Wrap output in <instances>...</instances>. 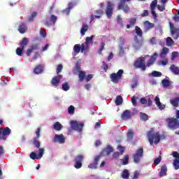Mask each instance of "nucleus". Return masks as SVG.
<instances>
[{
    "label": "nucleus",
    "instance_id": "64",
    "mask_svg": "<svg viewBox=\"0 0 179 179\" xmlns=\"http://www.w3.org/2000/svg\"><path fill=\"white\" fill-rule=\"evenodd\" d=\"M130 26H135L136 24V18L134 17L129 20Z\"/></svg>",
    "mask_w": 179,
    "mask_h": 179
},
{
    "label": "nucleus",
    "instance_id": "20",
    "mask_svg": "<svg viewBox=\"0 0 179 179\" xmlns=\"http://www.w3.org/2000/svg\"><path fill=\"white\" fill-rule=\"evenodd\" d=\"M90 51V48L87 43H83L81 44V52L87 54Z\"/></svg>",
    "mask_w": 179,
    "mask_h": 179
},
{
    "label": "nucleus",
    "instance_id": "44",
    "mask_svg": "<svg viewBox=\"0 0 179 179\" xmlns=\"http://www.w3.org/2000/svg\"><path fill=\"white\" fill-rule=\"evenodd\" d=\"M162 75V72L157 71H153L151 73V76H153V78H160Z\"/></svg>",
    "mask_w": 179,
    "mask_h": 179
},
{
    "label": "nucleus",
    "instance_id": "4",
    "mask_svg": "<svg viewBox=\"0 0 179 179\" xmlns=\"http://www.w3.org/2000/svg\"><path fill=\"white\" fill-rule=\"evenodd\" d=\"M134 66L136 69H141V71H146V64L145 63V57L138 58L134 63Z\"/></svg>",
    "mask_w": 179,
    "mask_h": 179
},
{
    "label": "nucleus",
    "instance_id": "5",
    "mask_svg": "<svg viewBox=\"0 0 179 179\" xmlns=\"http://www.w3.org/2000/svg\"><path fill=\"white\" fill-rule=\"evenodd\" d=\"M124 73V70L120 69L117 73H113L110 74V79L113 83H118L120 82V80L122 77V75Z\"/></svg>",
    "mask_w": 179,
    "mask_h": 179
},
{
    "label": "nucleus",
    "instance_id": "21",
    "mask_svg": "<svg viewBox=\"0 0 179 179\" xmlns=\"http://www.w3.org/2000/svg\"><path fill=\"white\" fill-rule=\"evenodd\" d=\"M18 31L21 34H24L26 31H27V26H26V24L24 23H21L19 27H18Z\"/></svg>",
    "mask_w": 179,
    "mask_h": 179
},
{
    "label": "nucleus",
    "instance_id": "61",
    "mask_svg": "<svg viewBox=\"0 0 179 179\" xmlns=\"http://www.w3.org/2000/svg\"><path fill=\"white\" fill-rule=\"evenodd\" d=\"M117 22L118 24H120V26H121V27L123 26L122 18L121 17V15H117Z\"/></svg>",
    "mask_w": 179,
    "mask_h": 179
},
{
    "label": "nucleus",
    "instance_id": "3",
    "mask_svg": "<svg viewBox=\"0 0 179 179\" xmlns=\"http://www.w3.org/2000/svg\"><path fill=\"white\" fill-rule=\"evenodd\" d=\"M133 161L136 164H139L143 159V148H138L135 153L132 154Z\"/></svg>",
    "mask_w": 179,
    "mask_h": 179
},
{
    "label": "nucleus",
    "instance_id": "60",
    "mask_svg": "<svg viewBox=\"0 0 179 179\" xmlns=\"http://www.w3.org/2000/svg\"><path fill=\"white\" fill-rule=\"evenodd\" d=\"M106 45V43H104V42H102L101 43V45L99 47V50L98 51L99 54H101V52H103V50H104V46Z\"/></svg>",
    "mask_w": 179,
    "mask_h": 179
},
{
    "label": "nucleus",
    "instance_id": "24",
    "mask_svg": "<svg viewBox=\"0 0 179 179\" xmlns=\"http://www.w3.org/2000/svg\"><path fill=\"white\" fill-rule=\"evenodd\" d=\"M31 142H32L34 148H36V149H38V150H40V149H41V148H40V146H41V143L40 142V141H38V138H33Z\"/></svg>",
    "mask_w": 179,
    "mask_h": 179
},
{
    "label": "nucleus",
    "instance_id": "11",
    "mask_svg": "<svg viewBox=\"0 0 179 179\" xmlns=\"http://www.w3.org/2000/svg\"><path fill=\"white\" fill-rule=\"evenodd\" d=\"M71 124L72 129L78 131V132H82V130L83 129V124L78 123V122L73 120L71 122Z\"/></svg>",
    "mask_w": 179,
    "mask_h": 179
},
{
    "label": "nucleus",
    "instance_id": "55",
    "mask_svg": "<svg viewBox=\"0 0 179 179\" xmlns=\"http://www.w3.org/2000/svg\"><path fill=\"white\" fill-rule=\"evenodd\" d=\"M68 113L69 114H74L75 113V106H70L68 108Z\"/></svg>",
    "mask_w": 179,
    "mask_h": 179
},
{
    "label": "nucleus",
    "instance_id": "17",
    "mask_svg": "<svg viewBox=\"0 0 179 179\" xmlns=\"http://www.w3.org/2000/svg\"><path fill=\"white\" fill-rule=\"evenodd\" d=\"M143 30L146 33L148 31H149V30H152V29H153V27H155V24L149 22V21H145L143 22Z\"/></svg>",
    "mask_w": 179,
    "mask_h": 179
},
{
    "label": "nucleus",
    "instance_id": "56",
    "mask_svg": "<svg viewBox=\"0 0 179 179\" xmlns=\"http://www.w3.org/2000/svg\"><path fill=\"white\" fill-rule=\"evenodd\" d=\"M157 9L159 10V12H163L164 10H166V5L162 4V6L157 5Z\"/></svg>",
    "mask_w": 179,
    "mask_h": 179
},
{
    "label": "nucleus",
    "instance_id": "45",
    "mask_svg": "<svg viewBox=\"0 0 179 179\" xmlns=\"http://www.w3.org/2000/svg\"><path fill=\"white\" fill-rule=\"evenodd\" d=\"M62 89L64 92H68V90H69V84H68V82H66L62 84Z\"/></svg>",
    "mask_w": 179,
    "mask_h": 179
},
{
    "label": "nucleus",
    "instance_id": "42",
    "mask_svg": "<svg viewBox=\"0 0 179 179\" xmlns=\"http://www.w3.org/2000/svg\"><path fill=\"white\" fill-rule=\"evenodd\" d=\"M94 38V36L92 35L90 37L87 36L85 38V44H87L88 45H90V43H93V39Z\"/></svg>",
    "mask_w": 179,
    "mask_h": 179
},
{
    "label": "nucleus",
    "instance_id": "46",
    "mask_svg": "<svg viewBox=\"0 0 179 179\" xmlns=\"http://www.w3.org/2000/svg\"><path fill=\"white\" fill-rule=\"evenodd\" d=\"M103 13H104V11H103V10H97L95 12V17H96L97 19H100V17H101V15H103Z\"/></svg>",
    "mask_w": 179,
    "mask_h": 179
},
{
    "label": "nucleus",
    "instance_id": "26",
    "mask_svg": "<svg viewBox=\"0 0 179 179\" xmlns=\"http://www.w3.org/2000/svg\"><path fill=\"white\" fill-rule=\"evenodd\" d=\"M29 45V39L27 38H23L21 41L20 45L22 50H24L26 47Z\"/></svg>",
    "mask_w": 179,
    "mask_h": 179
},
{
    "label": "nucleus",
    "instance_id": "2",
    "mask_svg": "<svg viewBox=\"0 0 179 179\" xmlns=\"http://www.w3.org/2000/svg\"><path fill=\"white\" fill-rule=\"evenodd\" d=\"M165 121L167 124L168 128L169 129H179V120L176 117H167L165 119Z\"/></svg>",
    "mask_w": 179,
    "mask_h": 179
},
{
    "label": "nucleus",
    "instance_id": "58",
    "mask_svg": "<svg viewBox=\"0 0 179 179\" xmlns=\"http://www.w3.org/2000/svg\"><path fill=\"white\" fill-rule=\"evenodd\" d=\"M160 162H162V156H159V157L154 159V164H155V166H157V164H159Z\"/></svg>",
    "mask_w": 179,
    "mask_h": 179
},
{
    "label": "nucleus",
    "instance_id": "33",
    "mask_svg": "<svg viewBox=\"0 0 179 179\" xmlns=\"http://www.w3.org/2000/svg\"><path fill=\"white\" fill-rule=\"evenodd\" d=\"M73 51H74V53L76 54V55H78V54H79V52H80V51L82 52L81 45L80 44H76L73 46Z\"/></svg>",
    "mask_w": 179,
    "mask_h": 179
},
{
    "label": "nucleus",
    "instance_id": "18",
    "mask_svg": "<svg viewBox=\"0 0 179 179\" xmlns=\"http://www.w3.org/2000/svg\"><path fill=\"white\" fill-rule=\"evenodd\" d=\"M53 142L55 143L57 142H59V143L61 144L64 143L65 142V137L64 136V134H55Z\"/></svg>",
    "mask_w": 179,
    "mask_h": 179
},
{
    "label": "nucleus",
    "instance_id": "49",
    "mask_svg": "<svg viewBox=\"0 0 179 179\" xmlns=\"http://www.w3.org/2000/svg\"><path fill=\"white\" fill-rule=\"evenodd\" d=\"M23 49L22 48H17L16 49V54L17 55H19V57H22V55H23Z\"/></svg>",
    "mask_w": 179,
    "mask_h": 179
},
{
    "label": "nucleus",
    "instance_id": "22",
    "mask_svg": "<svg viewBox=\"0 0 179 179\" xmlns=\"http://www.w3.org/2000/svg\"><path fill=\"white\" fill-rule=\"evenodd\" d=\"M155 101L159 110H164V108H166V105L162 104V102H160V98H159V96L155 97Z\"/></svg>",
    "mask_w": 179,
    "mask_h": 179
},
{
    "label": "nucleus",
    "instance_id": "9",
    "mask_svg": "<svg viewBox=\"0 0 179 179\" xmlns=\"http://www.w3.org/2000/svg\"><path fill=\"white\" fill-rule=\"evenodd\" d=\"M38 152H39L38 155L34 152H31L29 155L30 159L32 160H36H36H40V159H41L44 155V148H39Z\"/></svg>",
    "mask_w": 179,
    "mask_h": 179
},
{
    "label": "nucleus",
    "instance_id": "57",
    "mask_svg": "<svg viewBox=\"0 0 179 179\" xmlns=\"http://www.w3.org/2000/svg\"><path fill=\"white\" fill-rule=\"evenodd\" d=\"M124 47L122 45H120V49H119V56L120 57H122L124 55Z\"/></svg>",
    "mask_w": 179,
    "mask_h": 179
},
{
    "label": "nucleus",
    "instance_id": "13",
    "mask_svg": "<svg viewBox=\"0 0 179 179\" xmlns=\"http://www.w3.org/2000/svg\"><path fill=\"white\" fill-rule=\"evenodd\" d=\"M100 159H101V155H97L94 159V163L88 165V169H97V166H99V162H100Z\"/></svg>",
    "mask_w": 179,
    "mask_h": 179
},
{
    "label": "nucleus",
    "instance_id": "30",
    "mask_svg": "<svg viewBox=\"0 0 179 179\" xmlns=\"http://www.w3.org/2000/svg\"><path fill=\"white\" fill-rule=\"evenodd\" d=\"M87 30H89V25H87L86 24H83L82 25V28L80 29L81 36H85V34H86V31Z\"/></svg>",
    "mask_w": 179,
    "mask_h": 179
},
{
    "label": "nucleus",
    "instance_id": "59",
    "mask_svg": "<svg viewBox=\"0 0 179 179\" xmlns=\"http://www.w3.org/2000/svg\"><path fill=\"white\" fill-rule=\"evenodd\" d=\"M75 68L77 72H82V71H80V62H76Z\"/></svg>",
    "mask_w": 179,
    "mask_h": 179
},
{
    "label": "nucleus",
    "instance_id": "23",
    "mask_svg": "<svg viewBox=\"0 0 179 179\" xmlns=\"http://www.w3.org/2000/svg\"><path fill=\"white\" fill-rule=\"evenodd\" d=\"M43 71H44V67L43 65L38 64L35 67L34 72L36 75H40V73H43Z\"/></svg>",
    "mask_w": 179,
    "mask_h": 179
},
{
    "label": "nucleus",
    "instance_id": "25",
    "mask_svg": "<svg viewBox=\"0 0 179 179\" xmlns=\"http://www.w3.org/2000/svg\"><path fill=\"white\" fill-rule=\"evenodd\" d=\"M166 176H167V165L164 164L161 168L159 177H164Z\"/></svg>",
    "mask_w": 179,
    "mask_h": 179
},
{
    "label": "nucleus",
    "instance_id": "62",
    "mask_svg": "<svg viewBox=\"0 0 179 179\" xmlns=\"http://www.w3.org/2000/svg\"><path fill=\"white\" fill-rule=\"evenodd\" d=\"M41 131V129L40 127H38L36 131H35V134L36 135V136L34 138H36V139H39L40 138V131Z\"/></svg>",
    "mask_w": 179,
    "mask_h": 179
},
{
    "label": "nucleus",
    "instance_id": "38",
    "mask_svg": "<svg viewBox=\"0 0 179 179\" xmlns=\"http://www.w3.org/2000/svg\"><path fill=\"white\" fill-rule=\"evenodd\" d=\"M122 101H124L122 96H121V95L117 96L115 99V104L117 106H121V104H122Z\"/></svg>",
    "mask_w": 179,
    "mask_h": 179
},
{
    "label": "nucleus",
    "instance_id": "63",
    "mask_svg": "<svg viewBox=\"0 0 179 179\" xmlns=\"http://www.w3.org/2000/svg\"><path fill=\"white\" fill-rule=\"evenodd\" d=\"M62 69H64V66H62V64H59L57 67V75L62 71Z\"/></svg>",
    "mask_w": 179,
    "mask_h": 179
},
{
    "label": "nucleus",
    "instance_id": "48",
    "mask_svg": "<svg viewBox=\"0 0 179 179\" xmlns=\"http://www.w3.org/2000/svg\"><path fill=\"white\" fill-rule=\"evenodd\" d=\"M36 16H37V12L34 11L31 13V16L29 17V18H28L29 22H33V20H34V17H36Z\"/></svg>",
    "mask_w": 179,
    "mask_h": 179
},
{
    "label": "nucleus",
    "instance_id": "16",
    "mask_svg": "<svg viewBox=\"0 0 179 179\" xmlns=\"http://www.w3.org/2000/svg\"><path fill=\"white\" fill-rule=\"evenodd\" d=\"M157 57H159V54H157V52H155L151 57L150 58V59L147 62V64L145 66H152V65H153V64H155V62H156V59H157Z\"/></svg>",
    "mask_w": 179,
    "mask_h": 179
},
{
    "label": "nucleus",
    "instance_id": "50",
    "mask_svg": "<svg viewBox=\"0 0 179 179\" xmlns=\"http://www.w3.org/2000/svg\"><path fill=\"white\" fill-rule=\"evenodd\" d=\"M117 150H119L120 155H124V152H125V147H122V145H119L117 146Z\"/></svg>",
    "mask_w": 179,
    "mask_h": 179
},
{
    "label": "nucleus",
    "instance_id": "6",
    "mask_svg": "<svg viewBox=\"0 0 179 179\" xmlns=\"http://www.w3.org/2000/svg\"><path fill=\"white\" fill-rule=\"evenodd\" d=\"M85 159V156L83 155H78L74 158V167L75 169H82V162Z\"/></svg>",
    "mask_w": 179,
    "mask_h": 179
},
{
    "label": "nucleus",
    "instance_id": "37",
    "mask_svg": "<svg viewBox=\"0 0 179 179\" xmlns=\"http://www.w3.org/2000/svg\"><path fill=\"white\" fill-rule=\"evenodd\" d=\"M53 128L55 131H61V129H62V124H61L59 122H56L53 124Z\"/></svg>",
    "mask_w": 179,
    "mask_h": 179
},
{
    "label": "nucleus",
    "instance_id": "32",
    "mask_svg": "<svg viewBox=\"0 0 179 179\" xmlns=\"http://www.w3.org/2000/svg\"><path fill=\"white\" fill-rule=\"evenodd\" d=\"M169 48H164L159 55V57H161V58H165L166 57H167V54H169Z\"/></svg>",
    "mask_w": 179,
    "mask_h": 179
},
{
    "label": "nucleus",
    "instance_id": "35",
    "mask_svg": "<svg viewBox=\"0 0 179 179\" xmlns=\"http://www.w3.org/2000/svg\"><path fill=\"white\" fill-rule=\"evenodd\" d=\"M78 78L80 82H83L86 78V72L85 71H79L78 72Z\"/></svg>",
    "mask_w": 179,
    "mask_h": 179
},
{
    "label": "nucleus",
    "instance_id": "51",
    "mask_svg": "<svg viewBox=\"0 0 179 179\" xmlns=\"http://www.w3.org/2000/svg\"><path fill=\"white\" fill-rule=\"evenodd\" d=\"M178 57H179L178 52H173L172 55H171V61H174V59H176V58H177Z\"/></svg>",
    "mask_w": 179,
    "mask_h": 179
},
{
    "label": "nucleus",
    "instance_id": "53",
    "mask_svg": "<svg viewBox=\"0 0 179 179\" xmlns=\"http://www.w3.org/2000/svg\"><path fill=\"white\" fill-rule=\"evenodd\" d=\"M156 6H157V0H154L150 3V9H156Z\"/></svg>",
    "mask_w": 179,
    "mask_h": 179
},
{
    "label": "nucleus",
    "instance_id": "12",
    "mask_svg": "<svg viewBox=\"0 0 179 179\" xmlns=\"http://www.w3.org/2000/svg\"><path fill=\"white\" fill-rule=\"evenodd\" d=\"M61 79H62V76L61 75H57L52 78L50 81L52 86H54L55 87H58V85H59Z\"/></svg>",
    "mask_w": 179,
    "mask_h": 179
},
{
    "label": "nucleus",
    "instance_id": "15",
    "mask_svg": "<svg viewBox=\"0 0 179 179\" xmlns=\"http://www.w3.org/2000/svg\"><path fill=\"white\" fill-rule=\"evenodd\" d=\"M57 20H58V17L55 15H51L50 18V22L45 21V26H47L48 27H50L51 24L53 26H55V24L57 23Z\"/></svg>",
    "mask_w": 179,
    "mask_h": 179
},
{
    "label": "nucleus",
    "instance_id": "31",
    "mask_svg": "<svg viewBox=\"0 0 179 179\" xmlns=\"http://www.w3.org/2000/svg\"><path fill=\"white\" fill-rule=\"evenodd\" d=\"M120 162L123 166H127L129 163V155H124V158L120 159Z\"/></svg>",
    "mask_w": 179,
    "mask_h": 179
},
{
    "label": "nucleus",
    "instance_id": "34",
    "mask_svg": "<svg viewBox=\"0 0 179 179\" xmlns=\"http://www.w3.org/2000/svg\"><path fill=\"white\" fill-rule=\"evenodd\" d=\"M122 178L129 179V171L128 169H124L122 172Z\"/></svg>",
    "mask_w": 179,
    "mask_h": 179
},
{
    "label": "nucleus",
    "instance_id": "52",
    "mask_svg": "<svg viewBox=\"0 0 179 179\" xmlns=\"http://www.w3.org/2000/svg\"><path fill=\"white\" fill-rule=\"evenodd\" d=\"M173 166L175 167V170H178V169H179V159H176L173 161Z\"/></svg>",
    "mask_w": 179,
    "mask_h": 179
},
{
    "label": "nucleus",
    "instance_id": "10",
    "mask_svg": "<svg viewBox=\"0 0 179 179\" xmlns=\"http://www.w3.org/2000/svg\"><path fill=\"white\" fill-rule=\"evenodd\" d=\"M113 12H114V4L111 1H108L106 10V16L108 19L113 16Z\"/></svg>",
    "mask_w": 179,
    "mask_h": 179
},
{
    "label": "nucleus",
    "instance_id": "47",
    "mask_svg": "<svg viewBox=\"0 0 179 179\" xmlns=\"http://www.w3.org/2000/svg\"><path fill=\"white\" fill-rule=\"evenodd\" d=\"M162 83L164 87H169V86H170V80H169L167 79H164L162 81Z\"/></svg>",
    "mask_w": 179,
    "mask_h": 179
},
{
    "label": "nucleus",
    "instance_id": "41",
    "mask_svg": "<svg viewBox=\"0 0 179 179\" xmlns=\"http://www.w3.org/2000/svg\"><path fill=\"white\" fill-rule=\"evenodd\" d=\"M140 118L141 121H148V120H149V116L148 115V114L141 112Z\"/></svg>",
    "mask_w": 179,
    "mask_h": 179
},
{
    "label": "nucleus",
    "instance_id": "36",
    "mask_svg": "<svg viewBox=\"0 0 179 179\" xmlns=\"http://www.w3.org/2000/svg\"><path fill=\"white\" fill-rule=\"evenodd\" d=\"M173 107H178L179 97L174 98L170 101Z\"/></svg>",
    "mask_w": 179,
    "mask_h": 179
},
{
    "label": "nucleus",
    "instance_id": "39",
    "mask_svg": "<svg viewBox=\"0 0 179 179\" xmlns=\"http://www.w3.org/2000/svg\"><path fill=\"white\" fill-rule=\"evenodd\" d=\"M135 31L136 34L138 36V37H142L143 36V32H142V29L139 27H135Z\"/></svg>",
    "mask_w": 179,
    "mask_h": 179
},
{
    "label": "nucleus",
    "instance_id": "19",
    "mask_svg": "<svg viewBox=\"0 0 179 179\" xmlns=\"http://www.w3.org/2000/svg\"><path fill=\"white\" fill-rule=\"evenodd\" d=\"M37 50H38V43L32 44L30 46V48L27 49V57H30V55H31V52Z\"/></svg>",
    "mask_w": 179,
    "mask_h": 179
},
{
    "label": "nucleus",
    "instance_id": "54",
    "mask_svg": "<svg viewBox=\"0 0 179 179\" xmlns=\"http://www.w3.org/2000/svg\"><path fill=\"white\" fill-rule=\"evenodd\" d=\"M102 64L101 69H103L104 72H107L108 70V64H107L106 62H103Z\"/></svg>",
    "mask_w": 179,
    "mask_h": 179
},
{
    "label": "nucleus",
    "instance_id": "7",
    "mask_svg": "<svg viewBox=\"0 0 179 179\" xmlns=\"http://www.w3.org/2000/svg\"><path fill=\"white\" fill-rule=\"evenodd\" d=\"M12 131L9 127L0 128V141H6V136L10 135Z\"/></svg>",
    "mask_w": 179,
    "mask_h": 179
},
{
    "label": "nucleus",
    "instance_id": "1",
    "mask_svg": "<svg viewBox=\"0 0 179 179\" xmlns=\"http://www.w3.org/2000/svg\"><path fill=\"white\" fill-rule=\"evenodd\" d=\"M148 141L150 145L152 146L153 143L157 145L160 142V134L159 132H153V130H150L147 133Z\"/></svg>",
    "mask_w": 179,
    "mask_h": 179
},
{
    "label": "nucleus",
    "instance_id": "43",
    "mask_svg": "<svg viewBox=\"0 0 179 179\" xmlns=\"http://www.w3.org/2000/svg\"><path fill=\"white\" fill-rule=\"evenodd\" d=\"M174 45V41L171 37L166 38V45L168 47H171V45Z\"/></svg>",
    "mask_w": 179,
    "mask_h": 179
},
{
    "label": "nucleus",
    "instance_id": "28",
    "mask_svg": "<svg viewBox=\"0 0 179 179\" xmlns=\"http://www.w3.org/2000/svg\"><path fill=\"white\" fill-rule=\"evenodd\" d=\"M171 34L175 40H177V38L179 37V28H175L173 30H172Z\"/></svg>",
    "mask_w": 179,
    "mask_h": 179
},
{
    "label": "nucleus",
    "instance_id": "8",
    "mask_svg": "<svg viewBox=\"0 0 179 179\" xmlns=\"http://www.w3.org/2000/svg\"><path fill=\"white\" fill-rule=\"evenodd\" d=\"M131 0H120V3H119L117 6V10H124L125 13H128L129 12V7L128 6V4L125 3L127 1L129 2Z\"/></svg>",
    "mask_w": 179,
    "mask_h": 179
},
{
    "label": "nucleus",
    "instance_id": "14",
    "mask_svg": "<svg viewBox=\"0 0 179 179\" xmlns=\"http://www.w3.org/2000/svg\"><path fill=\"white\" fill-rule=\"evenodd\" d=\"M122 120L127 121L128 120H131L132 118V113L131 110H125L121 115Z\"/></svg>",
    "mask_w": 179,
    "mask_h": 179
},
{
    "label": "nucleus",
    "instance_id": "27",
    "mask_svg": "<svg viewBox=\"0 0 179 179\" xmlns=\"http://www.w3.org/2000/svg\"><path fill=\"white\" fill-rule=\"evenodd\" d=\"M170 71H171V72L173 73H174V75H179V68L178 66L172 64L171 65V66L169 67Z\"/></svg>",
    "mask_w": 179,
    "mask_h": 179
},
{
    "label": "nucleus",
    "instance_id": "40",
    "mask_svg": "<svg viewBox=\"0 0 179 179\" xmlns=\"http://www.w3.org/2000/svg\"><path fill=\"white\" fill-rule=\"evenodd\" d=\"M134 131L132 129H129L127 132V141H132L134 139Z\"/></svg>",
    "mask_w": 179,
    "mask_h": 179
},
{
    "label": "nucleus",
    "instance_id": "29",
    "mask_svg": "<svg viewBox=\"0 0 179 179\" xmlns=\"http://www.w3.org/2000/svg\"><path fill=\"white\" fill-rule=\"evenodd\" d=\"M103 152H105L106 156H108L113 153V152H114V148L109 145L106 146V148L103 150Z\"/></svg>",
    "mask_w": 179,
    "mask_h": 179
}]
</instances>
